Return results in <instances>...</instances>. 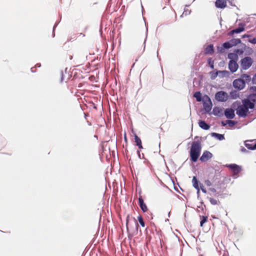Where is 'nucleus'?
Returning <instances> with one entry per match:
<instances>
[{"label": "nucleus", "instance_id": "1", "mask_svg": "<svg viewBox=\"0 0 256 256\" xmlns=\"http://www.w3.org/2000/svg\"><path fill=\"white\" fill-rule=\"evenodd\" d=\"M202 150L201 140H198L192 143L190 154L192 162H196L199 158Z\"/></svg>", "mask_w": 256, "mask_h": 256}, {"label": "nucleus", "instance_id": "2", "mask_svg": "<svg viewBox=\"0 0 256 256\" xmlns=\"http://www.w3.org/2000/svg\"><path fill=\"white\" fill-rule=\"evenodd\" d=\"M242 78L234 80L232 82L233 86L238 90H242L246 86V81L250 82V76L244 74L242 76Z\"/></svg>", "mask_w": 256, "mask_h": 256}, {"label": "nucleus", "instance_id": "3", "mask_svg": "<svg viewBox=\"0 0 256 256\" xmlns=\"http://www.w3.org/2000/svg\"><path fill=\"white\" fill-rule=\"evenodd\" d=\"M241 42V40L240 38H234L230 40L229 42H226L224 43L222 46L223 48H220V50L219 48H218V50L220 52H222V50L224 48H230L233 46H235L238 44H240Z\"/></svg>", "mask_w": 256, "mask_h": 256}, {"label": "nucleus", "instance_id": "4", "mask_svg": "<svg viewBox=\"0 0 256 256\" xmlns=\"http://www.w3.org/2000/svg\"><path fill=\"white\" fill-rule=\"evenodd\" d=\"M202 104L205 111L207 112H210L212 110V104L211 100L208 96L205 95L203 96Z\"/></svg>", "mask_w": 256, "mask_h": 256}, {"label": "nucleus", "instance_id": "5", "mask_svg": "<svg viewBox=\"0 0 256 256\" xmlns=\"http://www.w3.org/2000/svg\"><path fill=\"white\" fill-rule=\"evenodd\" d=\"M253 62L252 58L250 56H246L242 59L240 60V64L244 70L248 69Z\"/></svg>", "mask_w": 256, "mask_h": 256}, {"label": "nucleus", "instance_id": "6", "mask_svg": "<svg viewBox=\"0 0 256 256\" xmlns=\"http://www.w3.org/2000/svg\"><path fill=\"white\" fill-rule=\"evenodd\" d=\"M215 98L218 102H226L228 98V95L224 91H220L216 94Z\"/></svg>", "mask_w": 256, "mask_h": 256}, {"label": "nucleus", "instance_id": "7", "mask_svg": "<svg viewBox=\"0 0 256 256\" xmlns=\"http://www.w3.org/2000/svg\"><path fill=\"white\" fill-rule=\"evenodd\" d=\"M248 112L247 108L242 104L238 107L236 109V113L238 115L241 117H246Z\"/></svg>", "mask_w": 256, "mask_h": 256}, {"label": "nucleus", "instance_id": "8", "mask_svg": "<svg viewBox=\"0 0 256 256\" xmlns=\"http://www.w3.org/2000/svg\"><path fill=\"white\" fill-rule=\"evenodd\" d=\"M245 146L249 150H256V140H248L244 142Z\"/></svg>", "mask_w": 256, "mask_h": 256}, {"label": "nucleus", "instance_id": "9", "mask_svg": "<svg viewBox=\"0 0 256 256\" xmlns=\"http://www.w3.org/2000/svg\"><path fill=\"white\" fill-rule=\"evenodd\" d=\"M212 156V154L208 151H204L200 156V160L202 162H206L210 160Z\"/></svg>", "mask_w": 256, "mask_h": 256}, {"label": "nucleus", "instance_id": "10", "mask_svg": "<svg viewBox=\"0 0 256 256\" xmlns=\"http://www.w3.org/2000/svg\"><path fill=\"white\" fill-rule=\"evenodd\" d=\"M238 68V64L236 63V61L235 60H230L228 62V68L230 71L234 73L236 72Z\"/></svg>", "mask_w": 256, "mask_h": 256}, {"label": "nucleus", "instance_id": "11", "mask_svg": "<svg viewBox=\"0 0 256 256\" xmlns=\"http://www.w3.org/2000/svg\"><path fill=\"white\" fill-rule=\"evenodd\" d=\"M215 6L216 8L224 9L227 6L226 0H216Z\"/></svg>", "mask_w": 256, "mask_h": 256}, {"label": "nucleus", "instance_id": "12", "mask_svg": "<svg viewBox=\"0 0 256 256\" xmlns=\"http://www.w3.org/2000/svg\"><path fill=\"white\" fill-rule=\"evenodd\" d=\"M224 114L226 118L232 119L234 118V111L232 108H226L224 111Z\"/></svg>", "mask_w": 256, "mask_h": 256}, {"label": "nucleus", "instance_id": "13", "mask_svg": "<svg viewBox=\"0 0 256 256\" xmlns=\"http://www.w3.org/2000/svg\"><path fill=\"white\" fill-rule=\"evenodd\" d=\"M228 167L230 168L232 170L234 174H238L241 170L240 167L236 164H229L228 166Z\"/></svg>", "mask_w": 256, "mask_h": 256}, {"label": "nucleus", "instance_id": "14", "mask_svg": "<svg viewBox=\"0 0 256 256\" xmlns=\"http://www.w3.org/2000/svg\"><path fill=\"white\" fill-rule=\"evenodd\" d=\"M138 202H139L140 207V208L142 211L144 212H147L148 210V208H147L146 205L144 202V201L142 196H140L138 198Z\"/></svg>", "mask_w": 256, "mask_h": 256}, {"label": "nucleus", "instance_id": "15", "mask_svg": "<svg viewBox=\"0 0 256 256\" xmlns=\"http://www.w3.org/2000/svg\"><path fill=\"white\" fill-rule=\"evenodd\" d=\"M244 26H245L244 24H242V23L240 24L239 27L232 30L230 32V33L232 34L240 33L244 30Z\"/></svg>", "mask_w": 256, "mask_h": 256}, {"label": "nucleus", "instance_id": "16", "mask_svg": "<svg viewBox=\"0 0 256 256\" xmlns=\"http://www.w3.org/2000/svg\"><path fill=\"white\" fill-rule=\"evenodd\" d=\"M244 106H245L246 108H247L248 110V109H252L254 106V104L251 102L249 100L246 99L244 100L243 102Z\"/></svg>", "mask_w": 256, "mask_h": 256}, {"label": "nucleus", "instance_id": "17", "mask_svg": "<svg viewBox=\"0 0 256 256\" xmlns=\"http://www.w3.org/2000/svg\"><path fill=\"white\" fill-rule=\"evenodd\" d=\"M213 114L216 116H221L223 114L222 110L219 107H214L212 110Z\"/></svg>", "mask_w": 256, "mask_h": 256}, {"label": "nucleus", "instance_id": "18", "mask_svg": "<svg viewBox=\"0 0 256 256\" xmlns=\"http://www.w3.org/2000/svg\"><path fill=\"white\" fill-rule=\"evenodd\" d=\"M134 142L136 144V145L140 149H142L143 148L142 146V141L138 137V136L136 134H134Z\"/></svg>", "mask_w": 256, "mask_h": 256}, {"label": "nucleus", "instance_id": "19", "mask_svg": "<svg viewBox=\"0 0 256 256\" xmlns=\"http://www.w3.org/2000/svg\"><path fill=\"white\" fill-rule=\"evenodd\" d=\"M199 126L202 129L208 130L210 126L204 120H200L198 122Z\"/></svg>", "mask_w": 256, "mask_h": 256}, {"label": "nucleus", "instance_id": "20", "mask_svg": "<svg viewBox=\"0 0 256 256\" xmlns=\"http://www.w3.org/2000/svg\"><path fill=\"white\" fill-rule=\"evenodd\" d=\"M192 183L193 186L198 190V191L200 190V188L198 186V181L196 178V176H194L192 180Z\"/></svg>", "mask_w": 256, "mask_h": 256}, {"label": "nucleus", "instance_id": "21", "mask_svg": "<svg viewBox=\"0 0 256 256\" xmlns=\"http://www.w3.org/2000/svg\"><path fill=\"white\" fill-rule=\"evenodd\" d=\"M214 52L212 44H210L206 46L205 50V52L206 54H212Z\"/></svg>", "mask_w": 256, "mask_h": 256}, {"label": "nucleus", "instance_id": "22", "mask_svg": "<svg viewBox=\"0 0 256 256\" xmlns=\"http://www.w3.org/2000/svg\"><path fill=\"white\" fill-rule=\"evenodd\" d=\"M228 57L229 59H230V60H235L236 61L238 60V56H237L236 54H235L234 52V53H230L228 54Z\"/></svg>", "mask_w": 256, "mask_h": 256}, {"label": "nucleus", "instance_id": "23", "mask_svg": "<svg viewBox=\"0 0 256 256\" xmlns=\"http://www.w3.org/2000/svg\"><path fill=\"white\" fill-rule=\"evenodd\" d=\"M212 136L217 139H218L220 140H222L224 139V136L223 134L216 133V132H212Z\"/></svg>", "mask_w": 256, "mask_h": 256}, {"label": "nucleus", "instance_id": "24", "mask_svg": "<svg viewBox=\"0 0 256 256\" xmlns=\"http://www.w3.org/2000/svg\"><path fill=\"white\" fill-rule=\"evenodd\" d=\"M194 96L196 98L197 102H200L201 101H202V94L200 92H196L194 94Z\"/></svg>", "mask_w": 256, "mask_h": 256}, {"label": "nucleus", "instance_id": "25", "mask_svg": "<svg viewBox=\"0 0 256 256\" xmlns=\"http://www.w3.org/2000/svg\"><path fill=\"white\" fill-rule=\"evenodd\" d=\"M230 96L232 99H236L239 97V94L236 90H232L230 92Z\"/></svg>", "mask_w": 256, "mask_h": 256}, {"label": "nucleus", "instance_id": "26", "mask_svg": "<svg viewBox=\"0 0 256 256\" xmlns=\"http://www.w3.org/2000/svg\"><path fill=\"white\" fill-rule=\"evenodd\" d=\"M138 220L140 223V224L141 225L142 227H144L145 226V223L144 220V219L142 216L140 215L138 217Z\"/></svg>", "mask_w": 256, "mask_h": 256}, {"label": "nucleus", "instance_id": "27", "mask_svg": "<svg viewBox=\"0 0 256 256\" xmlns=\"http://www.w3.org/2000/svg\"><path fill=\"white\" fill-rule=\"evenodd\" d=\"M200 226H203V224L204 223H205L208 220V216H200Z\"/></svg>", "mask_w": 256, "mask_h": 256}, {"label": "nucleus", "instance_id": "28", "mask_svg": "<svg viewBox=\"0 0 256 256\" xmlns=\"http://www.w3.org/2000/svg\"><path fill=\"white\" fill-rule=\"evenodd\" d=\"M209 200H210V202L211 203V204H212L213 205H216L218 203V200L214 198H209Z\"/></svg>", "mask_w": 256, "mask_h": 256}, {"label": "nucleus", "instance_id": "29", "mask_svg": "<svg viewBox=\"0 0 256 256\" xmlns=\"http://www.w3.org/2000/svg\"><path fill=\"white\" fill-rule=\"evenodd\" d=\"M226 122L228 124L229 126L230 127L233 126L236 124V122L232 120H226Z\"/></svg>", "mask_w": 256, "mask_h": 256}, {"label": "nucleus", "instance_id": "30", "mask_svg": "<svg viewBox=\"0 0 256 256\" xmlns=\"http://www.w3.org/2000/svg\"><path fill=\"white\" fill-rule=\"evenodd\" d=\"M234 52L237 54V56L241 55L244 53V50L242 49L234 50Z\"/></svg>", "mask_w": 256, "mask_h": 256}, {"label": "nucleus", "instance_id": "31", "mask_svg": "<svg viewBox=\"0 0 256 256\" xmlns=\"http://www.w3.org/2000/svg\"><path fill=\"white\" fill-rule=\"evenodd\" d=\"M218 73L224 74V73H228V72L226 70L217 72L216 73L214 74V76H212V78H216L218 74Z\"/></svg>", "mask_w": 256, "mask_h": 256}, {"label": "nucleus", "instance_id": "32", "mask_svg": "<svg viewBox=\"0 0 256 256\" xmlns=\"http://www.w3.org/2000/svg\"><path fill=\"white\" fill-rule=\"evenodd\" d=\"M204 184H206V186H212V182H210V180H205V182H204Z\"/></svg>", "mask_w": 256, "mask_h": 256}, {"label": "nucleus", "instance_id": "33", "mask_svg": "<svg viewBox=\"0 0 256 256\" xmlns=\"http://www.w3.org/2000/svg\"><path fill=\"white\" fill-rule=\"evenodd\" d=\"M248 42L252 44H256V38H253L252 39H250Z\"/></svg>", "mask_w": 256, "mask_h": 256}, {"label": "nucleus", "instance_id": "34", "mask_svg": "<svg viewBox=\"0 0 256 256\" xmlns=\"http://www.w3.org/2000/svg\"><path fill=\"white\" fill-rule=\"evenodd\" d=\"M66 59L69 60H72V56L70 54H68L66 56Z\"/></svg>", "mask_w": 256, "mask_h": 256}, {"label": "nucleus", "instance_id": "35", "mask_svg": "<svg viewBox=\"0 0 256 256\" xmlns=\"http://www.w3.org/2000/svg\"><path fill=\"white\" fill-rule=\"evenodd\" d=\"M73 62L74 64H76V66H78L80 64V62H78V60H73Z\"/></svg>", "mask_w": 256, "mask_h": 256}, {"label": "nucleus", "instance_id": "36", "mask_svg": "<svg viewBox=\"0 0 256 256\" xmlns=\"http://www.w3.org/2000/svg\"><path fill=\"white\" fill-rule=\"evenodd\" d=\"M253 81L254 82L256 83V74L254 76L253 78Z\"/></svg>", "mask_w": 256, "mask_h": 256}, {"label": "nucleus", "instance_id": "37", "mask_svg": "<svg viewBox=\"0 0 256 256\" xmlns=\"http://www.w3.org/2000/svg\"><path fill=\"white\" fill-rule=\"evenodd\" d=\"M210 190L214 192H216V190L214 188H210Z\"/></svg>", "mask_w": 256, "mask_h": 256}, {"label": "nucleus", "instance_id": "38", "mask_svg": "<svg viewBox=\"0 0 256 256\" xmlns=\"http://www.w3.org/2000/svg\"><path fill=\"white\" fill-rule=\"evenodd\" d=\"M201 190H202V192H204V193H206V190L205 189H204V188H201Z\"/></svg>", "mask_w": 256, "mask_h": 256}, {"label": "nucleus", "instance_id": "39", "mask_svg": "<svg viewBox=\"0 0 256 256\" xmlns=\"http://www.w3.org/2000/svg\"><path fill=\"white\" fill-rule=\"evenodd\" d=\"M250 36L249 35H248V34H244L242 36L243 38H246V37H249Z\"/></svg>", "mask_w": 256, "mask_h": 256}, {"label": "nucleus", "instance_id": "40", "mask_svg": "<svg viewBox=\"0 0 256 256\" xmlns=\"http://www.w3.org/2000/svg\"><path fill=\"white\" fill-rule=\"evenodd\" d=\"M136 230H138V223L136 224Z\"/></svg>", "mask_w": 256, "mask_h": 256}, {"label": "nucleus", "instance_id": "41", "mask_svg": "<svg viewBox=\"0 0 256 256\" xmlns=\"http://www.w3.org/2000/svg\"><path fill=\"white\" fill-rule=\"evenodd\" d=\"M242 152H245V151H246V150L244 148H242Z\"/></svg>", "mask_w": 256, "mask_h": 256}, {"label": "nucleus", "instance_id": "42", "mask_svg": "<svg viewBox=\"0 0 256 256\" xmlns=\"http://www.w3.org/2000/svg\"><path fill=\"white\" fill-rule=\"evenodd\" d=\"M210 67L212 68H214V65L212 64L211 66H210Z\"/></svg>", "mask_w": 256, "mask_h": 256}, {"label": "nucleus", "instance_id": "43", "mask_svg": "<svg viewBox=\"0 0 256 256\" xmlns=\"http://www.w3.org/2000/svg\"><path fill=\"white\" fill-rule=\"evenodd\" d=\"M126 226H128V220H126ZM127 229L128 230V228L127 227Z\"/></svg>", "mask_w": 256, "mask_h": 256}, {"label": "nucleus", "instance_id": "44", "mask_svg": "<svg viewBox=\"0 0 256 256\" xmlns=\"http://www.w3.org/2000/svg\"><path fill=\"white\" fill-rule=\"evenodd\" d=\"M186 12V11H184L183 13H182V15L184 14V13Z\"/></svg>", "mask_w": 256, "mask_h": 256}, {"label": "nucleus", "instance_id": "45", "mask_svg": "<svg viewBox=\"0 0 256 256\" xmlns=\"http://www.w3.org/2000/svg\"><path fill=\"white\" fill-rule=\"evenodd\" d=\"M222 124L223 126H225L226 125V124H224L223 122H222Z\"/></svg>", "mask_w": 256, "mask_h": 256}, {"label": "nucleus", "instance_id": "46", "mask_svg": "<svg viewBox=\"0 0 256 256\" xmlns=\"http://www.w3.org/2000/svg\"><path fill=\"white\" fill-rule=\"evenodd\" d=\"M124 139H125L126 140V136H124Z\"/></svg>", "mask_w": 256, "mask_h": 256}, {"label": "nucleus", "instance_id": "47", "mask_svg": "<svg viewBox=\"0 0 256 256\" xmlns=\"http://www.w3.org/2000/svg\"><path fill=\"white\" fill-rule=\"evenodd\" d=\"M255 89L256 90V86L254 87Z\"/></svg>", "mask_w": 256, "mask_h": 256}]
</instances>
